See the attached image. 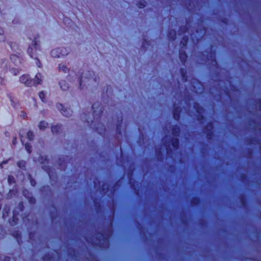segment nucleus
I'll use <instances>...</instances> for the list:
<instances>
[{"label":"nucleus","instance_id":"28","mask_svg":"<svg viewBox=\"0 0 261 261\" xmlns=\"http://www.w3.org/2000/svg\"><path fill=\"white\" fill-rule=\"evenodd\" d=\"M186 43H187V40H184V42L183 43V46L186 45Z\"/></svg>","mask_w":261,"mask_h":261},{"label":"nucleus","instance_id":"20","mask_svg":"<svg viewBox=\"0 0 261 261\" xmlns=\"http://www.w3.org/2000/svg\"><path fill=\"white\" fill-rule=\"evenodd\" d=\"M146 5V2L144 1L140 2L138 4V7L140 8H144Z\"/></svg>","mask_w":261,"mask_h":261},{"label":"nucleus","instance_id":"3","mask_svg":"<svg viewBox=\"0 0 261 261\" xmlns=\"http://www.w3.org/2000/svg\"><path fill=\"white\" fill-rule=\"evenodd\" d=\"M20 81L25 84L27 86H32L33 81L30 79L29 75H23L20 77Z\"/></svg>","mask_w":261,"mask_h":261},{"label":"nucleus","instance_id":"2","mask_svg":"<svg viewBox=\"0 0 261 261\" xmlns=\"http://www.w3.org/2000/svg\"><path fill=\"white\" fill-rule=\"evenodd\" d=\"M167 139V137H166L163 140V142L164 143V145L166 148L167 153L169 154V152L171 150V146H172L174 149L177 148L178 146V141L176 138H173L168 143H167L165 142Z\"/></svg>","mask_w":261,"mask_h":261},{"label":"nucleus","instance_id":"9","mask_svg":"<svg viewBox=\"0 0 261 261\" xmlns=\"http://www.w3.org/2000/svg\"><path fill=\"white\" fill-rule=\"evenodd\" d=\"M61 130V125H56L53 126L51 128V131L53 134H57Z\"/></svg>","mask_w":261,"mask_h":261},{"label":"nucleus","instance_id":"21","mask_svg":"<svg viewBox=\"0 0 261 261\" xmlns=\"http://www.w3.org/2000/svg\"><path fill=\"white\" fill-rule=\"evenodd\" d=\"M24 162L23 161H19L17 163V165L20 168H22L24 167Z\"/></svg>","mask_w":261,"mask_h":261},{"label":"nucleus","instance_id":"5","mask_svg":"<svg viewBox=\"0 0 261 261\" xmlns=\"http://www.w3.org/2000/svg\"><path fill=\"white\" fill-rule=\"evenodd\" d=\"M42 80V76L41 73H38L33 81V85L36 83L37 84H40Z\"/></svg>","mask_w":261,"mask_h":261},{"label":"nucleus","instance_id":"33","mask_svg":"<svg viewBox=\"0 0 261 261\" xmlns=\"http://www.w3.org/2000/svg\"><path fill=\"white\" fill-rule=\"evenodd\" d=\"M207 127H210L211 128H212V125L211 124H210L209 126H208Z\"/></svg>","mask_w":261,"mask_h":261},{"label":"nucleus","instance_id":"32","mask_svg":"<svg viewBox=\"0 0 261 261\" xmlns=\"http://www.w3.org/2000/svg\"><path fill=\"white\" fill-rule=\"evenodd\" d=\"M96 106V105L94 104L93 106V109H94L95 108Z\"/></svg>","mask_w":261,"mask_h":261},{"label":"nucleus","instance_id":"36","mask_svg":"<svg viewBox=\"0 0 261 261\" xmlns=\"http://www.w3.org/2000/svg\"><path fill=\"white\" fill-rule=\"evenodd\" d=\"M117 130H118V129H119V125H117Z\"/></svg>","mask_w":261,"mask_h":261},{"label":"nucleus","instance_id":"29","mask_svg":"<svg viewBox=\"0 0 261 261\" xmlns=\"http://www.w3.org/2000/svg\"><path fill=\"white\" fill-rule=\"evenodd\" d=\"M94 119H98V117L97 116V114H95V116H94Z\"/></svg>","mask_w":261,"mask_h":261},{"label":"nucleus","instance_id":"13","mask_svg":"<svg viewBox=\"0 0 261 261\" xmlns=\"http://www.w3.org/2000/svg\"><path fill=\"white\" fill-rule=\"evenodd\" d=\"M173 135L175 136H177L179 133V128L178 127L175 126L172 128Z\"/></svg>","mask_w":261,"mask_h":261},{"label":"nucleus","instance_id":"15","mask_svg":"<svg viewBox=\"0 0 261 261\" xmlns=\"http://www.w3.org/2000/svg\"><path fill=\"white\" fill-rule=\"evenodd\" d=\"M5 38L4 36V30L2 29H0V41H4Z\"/></svg>","mask_w":261,"mask_h":261},{"label":"nucleus","instance_id":"31","mask_svg":"<svg viewBox=\"0 0 261 261\" xmlns=\"http://www.w3.org/2000/svg\"><path fill=\"white\" fill-rule=\"evenodd\" d=\"M143 46L144 47H146V46H145V41L143 43Z\"/></svg>","mask_w":261,"mask_h":261},{"label":"nucleus","instance_id":"22","mask_svg":"<svg viewBox=\"0 0 261 261\" xmlns=\"http://www.w3.org/2000/svg\"><path fill=\"white\" fill-rule=\"evenodd\" d=\"M39 96L40 99L43 101L44 99L45 94L43 92H40L39 93Z\"/></svg>","mask_w":261,"mask_h":261},{"label":"nucleus","instance_id":"11","mask_svg":"<svg viewBox=\"0 0 261 261\" xmlns=\"http://www.w3.org/2000/svg\"><path fill=\"white\" fill-rule=\"evenodd\" d=\"M179 58L182 62H185L187 59V55L184 51L181 50L179 54Z\"/></svg>","mask_w":261,"mask_h":261},{"label":"nucleus","instance_id":"14","mask_svg":"<svg viewBox=\"0 0 261 261\" xmlns=\"http://www.w3.org/2000/svg\"><path fill=\"white\" fill-rule=\"evenodd\" d=\"M47 126V123L44 121H41L39 124V127L40 129H43L46 128Z\"/></svg>","mask_w":261,"mask_h":261},{"label":"nucleus","instance_id":"16","mask_svg":"<svg viewBox=\"0 0 261 261\" xmlns=\"http://www.w3.org/2000/svg\"><path fill=\"white\" fill-rule=\"evenodd\" d=\"M27 138L29 140H32L33 139L34 135L32 132L29 131L27 133Z\"/></svg>","mask_w":261,"mask_h":261},{"label":"nucleus","instance_id":"25","mask_svg":"<svg viewBox=\"0 0 261 261\" xmlns=\"http://www.w3.org/2000/svg\"><path fill=\"white\" fill-rule=\"evenodd\" d=\"M16 141H17L16 138H14V139L13 140V144H15L16 143Z\"/></svg>","mask_w":261,"mask_h":261},{"label":"nucleus","instance_id":"30","mask_svg":"<svg viewBox=\"0 0 261 261\" xmlns=\"http://www.w3.org/2000/svg\"><path fill=\"white\" fill-rule=\"evenodd\" d=\"M84 82L83 81V78L82 77V79H81V81H80V85L81 86L82 85V83Z\"/></svg>","mask_w":261,"mask_h":261},{"label":"nucleus","instance_id":"19","mask_svg":"<svg viewBox=\"0 0 261 261\" xmlns=\"http://www.w3.org/2000/svg\"><path fill=\"white\" fill-rule=\"evenodd\" d=\"M25 149L27 150V151L29 152V153H30L31 150V146L30 145L29 143H25Z\"/></svg>","mask_w":261,"mask_h":261},{"label":"nucleus","instance_id":"37","mask_svg":"<svg viewBox=\"0 0 261 261\" xmlns=\"http://www.w3.org/2000/svg\"><path fill=\"white\" fill-rule=\"evenodd\" d=\"M95 128L96 129H97V130L98 129V128L97 127H95Z\"/></svg>","mask_w":261,"mask_h":261},{"label":"nucleus","instance_id":"6","mask_svg":"<svg viewBox=\"0 0 261 261\" xmlns=\"http://www.w3.org/2000/svg\"><path fill=\"white\" fill-rule=\"evenodd\" d=\"M59 84H60L61 88L63 91H66L69 88L68 84L66 81H61L59 82Z\"/></svg>","mask_w":261,"mask_h":261},{"label":"nucleus","instance_id":"7","mask_svg":"<svg viewBox=\"0 0 261 261\" xmlns=\"http://www.w3.org/2000/svg\"><path fill=\"white\" fill-rule=\"evenodd\" d=\"M59 71L64 73H67L69 71V68L64 64H60L58 66Z\"/></svg>","mask_w":261,"mask_h":261},{"label":"nucleus","instance_id":"27","mask_svg":"<svg viewBox=\"0 0 261 261\" xmlns=\"http://www.w3.org/2000/svg\"><path fill=\"white\" fill-rule=\"evenodd\" d=\"M17 57L16 56H12L11 57V59L12 60L13 58H16Z\"/></svg>","mask_w":261,"mask_h":261},{"label":"nucleus","instance_id":"8","mask_svg":"<svg viewBox=\"0 0 261 261\" xmlns=\"http://www.w3.org/2000/svg\"><path fill=\"white\" fill-rule=\"evenodd\" d=\"M0 64L1 68L3 69H7L8 67V62L5 59H2L0 60Z\"/></svg>","mask_w":261,"mask_h":261},{"label":"nucleus","instance_id":"26","mask_svg":"<svg viewBox=\"0 0 261 261\" xmlns=\"http://www.w3.org/2000/svg\"><path fill=\"white\" fill-rule=\"evenodd\" d=\"M87 122H88V123H90V122H92V119H89V118H88V119H87Z\"/></svg>","mask_w":261,"mask_h":261},{"label":"nucleus","instance_id":"18","mask_svg":"<svg viewBox=\"0 0 261 261\" xmlns=\"http://www.w3.org/2000/svg\"><path fill=\"white\" fill-rule=\"evenodd\" d=\"M181 75H182V79L184 81H187V77L186 76V72L184 71V69H182V68H181Z\"/></svg>","mask_w":261,"mask_h":261},{"label":"nucleus","instance_id":"10","mask_svg":"<svg viewBox=\"0 0 261 261\" xmlns=\"http://www.w3.org/2000/svg\"><path fill=\"white\" fill-rule=\"evenodd\" d=\"M179 112L180 110H178V108H177L175 107V106H174V111L173 113V116L175 120H178L179 118Z\"/></svg>","mask_w":261,"mask_h":261},{"label":"nucleus","instance_id":"35","mask_svg":"<svg viewBox=\"0 0 261 261\" xmlns=\"http://www.w3.org/2000/svg\"><path fill=\"white\" fill-rule=\"evenodd\" d=\"M20 137H21V141L22 143H23L22 137L21 136H20Z\"/></svg>","mask_w":261,"mask_h":261},{"label":"nucleus","instance_id":"17","mask_svg":"<svg viewBox=\"0 0 261 261\" xmlns=\"http://www.w3.org/2000/svg\"><path fill=\"white\" fill-rule=\"evenodd\" d=\"M34 48H35V47L30 46L28 49V52L32 58L33 57V51Z\"/></svg>","mask_w":261,"mask_h":261},{"label":"nucleus","instance_id":"24","mask_svg":"<svg viewBox=\"0 0 261 261\" xmlns=\"http://www.w3.org/2000/svg\"><path fill=\"white\" fill-rule=\"evenodd\" d=\"M96 112H97L98 113H99L101 112V108H99V109L98 111L94 110V113H96Z\"/></svg>","mask_w":261,"mask_h":261},{"label":"nucleus","instance_id":"23","mask_svg":"<svg viewBox=\"0 0 261 261\" xmlns=\"http://www.w3.org/2000/svg\"><path fill=\"white\" fill-rule=\"evenodd\" d=\"M175 32L174 31H173L172 32H171L170 33V35H169V37L170 38H171V39H175Z\"/></svg>","mask_w":261,"mask_h":261},{"label":"nucleus","instance_id":"12","mask_svg":"<svg viewBox=\"0 0 261 261\" xmlns=\"http://www.w3.org/2000/svg\"><path fill=\"white\" fill-rule=\"evenodd\" d=\"M194 108L198 115H200L203 111L202 108L200 107L198 103L194 106Z\"/></svg>","mask_w":261,"mask_h":261},{"label":"nucleus","instance_id":"1","mask_svg":"<svg viewBox=\"0 0 261 261\" xmlns=\"http://www.w3.org/2000/svg\"><path fill=\"white\" fill-rule=\"evenodd\" d=\"M69 53V50L66 48L60 47L53 49L51 51V55L54 58H60L62 56H66Z\"/></svg>","mask_w":261,"mask_h":261},{"label":"nucleus","instance_id":"34","mask_svg":"<svg viewBox=\"0 0 261 261\" xmlns=\"http://www.w3.org/2000/svg\"><path fill=\"white\" fill-rule=\"evenodd\" d=\"M195 91H196V92L197 93H198V92H201L200 91H198V90H196V89H195Z\"/></svg>","mask_w":261,"mask_h":261},{"label":"nucleus","instance_id":"38","mask_svg":"<svg viewBox=\"0 0 261 261\" xmlns=\"http://www.w3.org/2000/svg\"><path fill=\"white\" fill-rule=\"evenodd\" d=\"M0 229H1V227H0Z\"/></svg>","mask_w":261,"mask_h":261},{"label":"nucleus","instance_id":"4","mask_svg":"<svg viewBox=\"0 0 261 261\" xmlns=\"http://www.w3.org/2000/svg\"><path fill=\"white\" fill-rule=\"evenodd\" d=\"M58 108L60 110V109H61V113H62V114L64 116H65L66 117H70V116H71L72 115V111L70 110V109H63V106L61 105V104H59L58 105Z\"/></svg>","mask_w":261,"mask_h":261}]
</instances>
